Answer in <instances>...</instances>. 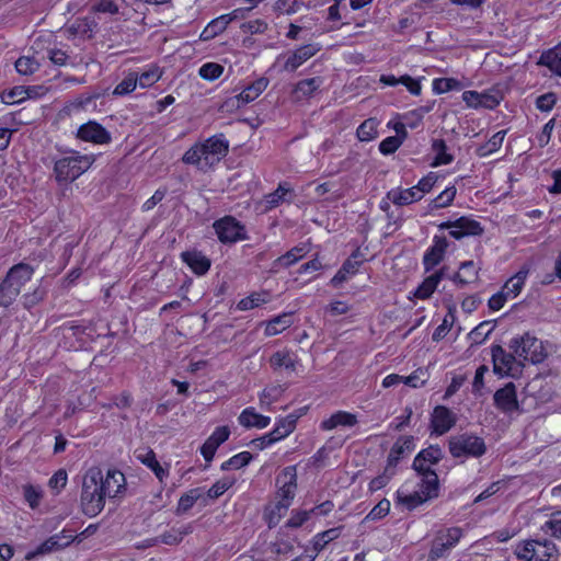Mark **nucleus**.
I'll return each mask as SVG.
<instances>
[{
	"label": "nucleus",
	"mask_w": 561,
	"mask_h": 561,
	"mask_svg": "<svg viewBox=\"0 0 561 561\" xmlns=\"http://www.w3.org/2000/svg\"><path fill=\"white\" fill-rule=\"evenodd\" d=\"M105 492L101 486V470L92 468L83 477L81 506L88 516H96L105 505Z\"/></svg>",
	"instance_id": "nucleus-1"
},
{
	"label": "nucleus",
	"mask_w": 561,
	"mask_h": 561,
	"mask_svg": "<svg viewBox=\"0 0 561 561\" xmlns=\"http://www.w3.org/2000/svg\"><path fill=\"white\" fill-rule=\"evenodd\" d=\"M33 273V267L25 263H19L9 270L0 284V307L8 308L14 302Z\"/></svg>",
	"instance_id": "nucleus-2"
},
{
	"label": "nucleus",
	"mask_w": 561,
	"mask_h": 561,
	"mask_svg": "<svg viewBox=\"0 0 561 561\" xmlns=\"http://www.w3.org/2000/svg\"><path fill=\"white\" fill-rule=\"evenodd\" d=\"M463 536L460 527L437 530L431 542L426 561H445Z\"/></svg>",
	"instance_id": "nucleus-3"
},
{
	"label": "nucleus",
	"mask_w": 561,
	"mask_h": 561,
	"mask_svg": "<svg viewBox=\"0 0 561 561\" xmlns=\"http://www.w3.org/2000/svg\"><path fill=\"white\" fill-rule=\"evenodd\" d=\"M91 156H82L79 152H72L55 163V174L58 182H72L84 173L93 163Z\"/></svg>",
	"instance_id": "nucleus-4"
},
{
	"label": "nucleus",
	"mask_w": 561,
	"mask_h": 561,
	"mask_svg": "<svg viewBox=\"0 0 561 561\" xmlns=\"http://www.w3.org/2000/svg\"><path fill=\"white\" fill-rule=\"evenodd\" d=\"M449 453L455 458L480 457L486 451V446L481 437L471 434L451 436L449 439Z\"/></svg>",
	"instance_id": "nucleus-5"
},
{
	"label": "nucleus",
	"mask_w": 561,
	"mask_h": 561,
	"mask_svg": "<svg viewBox=\"0 0 561 561\" xmlns=\"http://www.w3.org/2000/svg\"><path fill=\"white\" fill-rule=\"evenodd\" d=\"M276 500L291 505L297 490V471L295 466L284 468L276 477Z\"/></svg>",
	"instance_id": "nucleus-6"
},
{
	"label": "nucleus",
	"mask_w": 561,
	"mask_h": 561,
	"mask_svg": "<svg viewBox=\"0 0 561 561\" xmlns=\"http://www.w3.org/2000/svg\"><path fill=\"white\" fill-rule=\"evenodd\" d=\"M438 228L440 230H449V236L457 240L468 236H480L483 232L481 224L469 217H460L454 221L442 222Z\"/></svg>",
	"instance_id": "nucleus-7"
},
{
	"label": "nucleus",
	"mask_w": 561,
	"mask_h": 561,
	"mask_svg": "<svg viewBox=\"0 0 561 561\" xmlns=\"http://www.w3.org/2000/svg\"><path fill=\"white\" fill-rule=\"evenodd\" d=\"M218 239L224 243H232L243 239V227L233 217L227 216L214 222Z\"/></svg>",
	"instance_id": "nucleus-8"
},
{
	"label": "nucleus",
	"mask_w": 561,
	"mask_h": 561,
	"mask_svg": "<svg viewBox=\"0 0 561 561\" xmlns=\"http://www.w3.org/2000/svg\"><path fill=\"white\" fill-rule=\"evenodd\" d=\"M494 405L501 412L511 414L519 410L517 391L514 382H507L503 388L495 391L493 396Z\"/></svg>",
	"instance_id": "nucleus-9"
},
{
	"label": "nucleus",
	"mask_w": 561,
	"mask_h": 561,
	"mask_svg": "<svg viewBox=\"0 0 561 561\" xmlns=\"http://www.w3.org/2000/svg\"><path fill=\"white\" fill-rule=\"evenodd\" d=\"M77 137L83 141L96 145H105L112 140L111 134L94 121H89L81 125L77 131Z\"/></svg>",
	"instance_id": "nucleus-10"
},
{
	"label": "nucleus",
	"mask_w": 561,
	"mask_h": 561,
	"mask_svg": "<svg viewBox=\"0 0 561 561\" xmlns=\"http://www.w3.org/2000/svg\"><path fill=\"white\" fill-rule=\"evenodd\" d=\"M71 536L54 535L42 542L36 549L28 551L25 559L31 561L38 557L49 554L55 551H59L70 545Z\"/></svg>",
	"instance_id": "nucleus-11"
},
{
	"label": "nucleus",
	"mask_w": 561,
	"mask_h": 561,
	"mask_svg": "<svg viewBox=\"0 0 561 561\" xmlns=\"http://www.w3.org/2000/svg\"><path fill=\"white\" fill-rule=\"evenodd\" d=\"M448 248V241L444 236H435L433 238V245L425 252L423 256V265L425 272L432 271L444 259Z\"/></svg>",
	"instance_id": "nucleus-12"
},
{
	"label": "nucleus",
	"mask_w": 561,
	"mask_h": 561,
	"mask_svg": "<svg viewBox=\"0 0 561 561\" xmlns=\"http://www.w3.org/2000/svg\"><path fill=\"white\" fill-rule=\"evenodd\" d=\"M414 449L413 436H401L393 444L387 460L386 471L391 469V474H394V468L400 459Z\"/></svg>",
	"instance_id": "nucleus-13"
},
{
	"label": "nucleus",
	"mask_w": 561,
	"mask_h": 561,
	"mask_svg": "<svg viewBox=\"0 0 561 561\" xmlns=\"http://www.w3.org/2000/svg\"><path fill=\"white\" fill-rule=\"evenodd\" d=\"M205 150L207 163L213 164L215 161H219L228 152L229 142L225 139L224 135H215L201 144Z\"/></svg>",
	"instance_id": "nucleus-14"
},
{
	"label": "nucleus",
	"mask_w": 561,
	"mask_h": 561,
	"mask_svg": "<svg viewBox=\"0 0 561 561\" xmlns=\"http://www.w3.org/2000/svg\"><path fill=\"white\" fill-rule=\"evenodd\" d=\"M320 50L318 44H307L291 53L284 64L285 71H295Z\"/></svg>",
	"instance_id": "nucleus-15"
},
{
	"label": "nucleus",
	"mask_w": 561,
	"mask_h": 561,
	"mask_svg": "<svg viewBox=\"0 0 561 561\" xmlns=\"http://www.w3.org/2000/svg\"><path fill=\"white\" fill-rule=\"evenodd\" d=\"M229 435L230 430L228 426H219L206 439V442L201 447V453L207 462L213 460L217 448L229 438Z\"/></svg>",
	"instance_id": "nucleus-16"
},
{
	"label": "nucleus",
	"mask_w": 561,
	"mask_h": 561,
	"mask_svg": "<svg viewBox=\"0 0 561 561\" xmlns=\"http://www.w3.org/2000/svg\"><path fill=\"white\" fill-rule=\"evenodd\" d=\"M493 370L499 375H510L515 363V356L507 353L501 345H493L491 348Z\"/></svg>",
	"instance_id": "nucleus-17"
},
{
	"label": "nucleus",
	"mask_w": 561,
	"mask_h": 561,
	"mask_svg": "<svg viewBox=\"0 0 561 561\" xmlns=\"http://www.w3.org/2000/svg\"><path fill=\"white\" fill-rule=\"evenodd\" d=\"M432 465L426 461H422V466L416 465V457L413 460V469L422 477L421 484H424L426 493L432 496H438V477L437 473L432 470Z\"/></svg>",
	"instance_id": "nucleus-18"
},
{
	"label": "nucleus",
	"mask_w": 561,
	"mask_h": 561,
	"mask_svg": "<svg viewBox=\"0 0 561 561\" xmlns=\"http://www.w3.org/2000/svg\"><path fill=\"white\" fill-rule=\"evenodd\" d=\"M456 419L453 412L446 407L439 405L434 409L432 426L436 434L443 435L455 425Z\"/></svg>",
	"instance_id": "nucleus-19"
},
{
	"label": "nucleus",
	"mask_w": 561,
	"mask_h": 561,
	"mask_svg": "<svg viewBox=\"0 0 561 561\" xmlns=\"http://www.w3.org/2000/svg\"><path fill=\"white\" fill-rule=\"evenodd\" d=\"M426 493L424 484H420V491L405 493L403 490L397 491V503L403 505L407 510L412 511L428 500L435 499Z\"/></svg>",
	"instance_id": "nucleus-20"
},
{
	"label": "nucleus",
	"mask_w": 561,
	"mask_h": 561,
	"mask_svg": "<svg viewBox=\"0 0 561 561\" xmlns=\"http://www.w3.org/2000/svg\"><path fill=\"white\" fill-rule=\"evenodd\" d=\"M101 486L107 497H115L125 488V476L118 470H108L104 479L101 473Z\"/></svg>",
	"instance_id": "nucleus-21"
},
{
	"label": "nucleus",
	"mask_w": 561,
	"mask_h": 561,
	"mask_svg": "<svg viewBox=\"0 0 561 561\" xmlns=\"http://www.w3.org/2000/svg\"><path fill=\"white\" fill-rule=\"evenodd\" d=\"M357 423V417L355 414L346 412V411H337L333 413L329 419L321 422L320 427L323 431H331L337 426H347L352 427Z\"/></svg>",
	"instance_id": "nucleus-22"
},
{
	"label": "nucleus",
	"mask_w": 561,
	"mask_h": 561,
	"mask_svg": "<svg viewBox=\"0 0 561 561\" xmlns=\"http://www.w3.org/2000/svg\"><path fill=\"white\" fill-rule=\"evenodd\" d=\"M321 84L322 80L319 77L299 81L293 89L294 100L301 101L311 98Z\"/></svg>",
	"instance_id": "nucleus-23"
},
{
	"label": "nucleus",
	"mask_w": 561,
	"mask_h": 561,
	"mask_svg": "<svg viewBox=\"0 0 561 561\" xmlns=\"http://www.w3.org/2000/svg\"><path fill=\"white\" fill-rule=\"evenodd\" d=\"M192 531L193 527L191 524L183 525L181 527H172L162 535L154 537L153 543H164L169 546L178 545L183 540L184 536Z\"/></svg>",
	"instance_id": "nucleus-24"
},
{
	"label": "nucleus",
	"mask_w": 561,
	"mask_h": 561,
	"mask_svg": "<svg viewBox=\"0 0 561 561\" xmlns=\"http://www.w3.org/2000/svg\"><path fill=\"white\" fill-rule=\"evenodd\" d=\"M182 259L198 275L205 274L210 267V261L197 251L183 252Z\"/></svg>",
	"instance_id": "nucleus-25"
},
{
	"label": "nucleus",
	"mask_w": 561,
	"mask_h": 561,
	"mask_svg": "<svg viewBox=\"0 0 561 561\" xmlns=\"http://www.w3.org/2000/svg\"><path fill=\"white\" fill-rule=\"evenodd\" d=\"M239 423L244 427L264 428L270 424L271 419L255 412L253 408L244 409L239 415Z\"/></svg>",
	"instance_id": "nucleus-26"
},
{
	"label": "nucleus",
	"mask_w": 561,
	"mask_h": 561,
	"mask_svg": "<svg viewBox=\"0 0 561 561\" xmlns=\"http://www.w3.org/2000/svg\"><path fill=\"white\" fill-rule=\"evenodd\" d=\"M459 270L461 273H456L451 280L458 286L462 287L467 284L473 283L478 279L479 268L476 267L473 261H465L460 264Z\"/></svg>",
	"instance_id": "nucleus-27"
},
{
	"label": "nucleus",
	"mask_w": 561,
	"mask_h": 561,
	"mask_svg": "<svg viewBox=\"0 0 561 561\" xmlns=\"http://www.w3.org/2000/svg\"><path fill=\"white\" fill-rule=\"evenodd\" d=\"M268 80L260 78L248 85L238 96L237 101L242 104H248L257 99L261 93L267 88Z\"/></svg>",
	"instance_id": "nucleus-28"
},
{
	"label": "nucleus",
	"mask_w": 561,
	"mask_h": 561,
	"mask_svg": "<svg viewBox=\"0 0 561 561\" xmlns=\"http://www.w3.org/2000/svg\"><path fill=\"white\" fill-rule=\"evenodd\" d=\"M297 362V356L288 351H278L270 358L271 367L275 370L285 368L286 370L295 371Z\"/></svg>",
	"instance_id": "nucleus-29"
},
{
	"label": "nucleus",
	"mask_w": 561,
	"mask_h": 561,
	"mask_svg": "<svg viewBox=\"0 0 561 561\" xmlns=\"http://www.w3.org/2000/svg\"><path fill=\"white\" fill-rule=\"evenodd\" d=\"M387 196L394 205L399 206L409 205L422 198V194H419L415 186L407 190H392Z\"/></svg>",
	"instance_id": "nucleus-30"
},
{
	"label": "nucleus",
	"mask_w": 561,
	"mask_h": 561,
	"mask_svg": "<svg viewBox=\"0 0 561 561\" xmlns=\"http://www.w3.org/2000/svg\"><path fill=\"white\" fill-rule=\"evenodd\" d=\"M535 561H558L559 551L550 540H536Z\"/></svg>",
	"instance_id": "nucleus-31"
},
{
	"label": "nucleus",
	"mask_w": 561,
	"mask_h": 561,
	"mask_svg": "<svg viewBox=\"0 0 561 561\" xmlns=\"http://www.w3.org/2000/svg\"><path fill=\"white\" fill-rule=\"evenodd\" d=\"M523 346H525V353L519 358L530 360L533 363L539 362V350H541V342L535 336L526 333L523 335Z\"/></svg>",
	"instance_id": "nucleus-32"
},
{
	"label": "nucleus",
	"mask_w": 561,
	"mask_h": 561,
	"mask_svg": "<svg viewBox=\"0 0 561 561\" xmlns=\"http://www.w3.org/2000/svg\"><path fill=\"white\" fill-rule=\"evenodd\" d=\"M528 271H519L511 277L503 286V291L508 298H515L523 289Z\"/></svg>",
	"instance_id": "nucleus-33"
},
{
	"label": "nucleus",
	"mask_w": 561,
	"mask_h": 561,
	"mask_svg": "<svg viewBox=\"0 0 561 561\" xmlns=\"http://www.w3.org/2000/svg\"><path fill=\"white\" fill-rule=\"evenodd\" d=\"M297 416L290 414L278 421L275 428L271 432L275 442L287 437L296 427Z\"/></svg>",
	"instance_id": "nucleus-34"
},
{
	"label": "nucleus",
	"mask_w": 561,
	"mask_h": 561,
	"mask_svg": "<svg viewBox=\"0 0 561 561\" xmlns=\"http://www.w3.org/2000/svg\"><path fill=\"white\" fill-rule=\"evenodd\" d=\"M307 254L306 247H295L290 249L288 252H286L284 255H280L277 257L273 266H282V267H289L296 262H298L300 259H302Z\"/></svg>",
	"instance_id": "nucleus-35"
},
{
	"label": "nucleus",
	"mask_w": 561,
	"mask_h": 561,
	"mask_svg": "<svg viewBox=\"0 0 561 561\" xmlns=\"http://www.w3.org/2000/svg\"><path fill=\"white\" fill-rule=\"evenodd\" d=\"M201 496L202 490L199 488L191 489L184 493L179 500L175 514L182 515L187 513Z\"/></svg>",
	"instance_id": "nucleus-36"
},
{
	"label": "nucleus",
	"mask_w": 561,
	"mask_h": 561,
	"mask_svg": "<svg viewBox=\"0 0 561 561\" xmlns=\"http://www.w3.org/2000/svg\"><path fill=\"white\" fill-rule=\"evenodd\" d=\"M341 535V527H335L322 531L314 536L312 540V549L318 554L320 551L324 549V547L332 540L339 538Z\"/></svg>",
	"instance_id": "nucleus-37"
},
{
	"label": "nucleus",
	"mask_w": 561,
	"mask_h": 561,
	"mask_svg": "<svg viewBox=\"0 0 561 561\" xmlns=\"http://www.w3.org/2000/svg\"><path fill=\"white\" fill-rule=\"evenodd\" d=\"M228 26L226 18L220 15L210 21L201 34V39L209 41L217 35L221 34Z\"/></svg>",
	"instance_id": "nucleus-38"
},
{
	"label": "nucleus",
	"mask_w": 561,
	"mask_h": 561,
	"mask_svg": "<svg viewBox=\"0 0 561 561\" xmlns=\"http://www.w3.org/2000/svg\"><path fill=\"white\" fill-rule=\"evenodd\" d=\"M33 92V88L14 87L10 91L4 92L1 98L7 104H15L31 98Z\"/></svg>",
	"instance_id": "nucleus-39"
},
{
	"label": "nucleus",
	"mask_w": 561,
	"mask_h": 561,
	"mask_svg": "<svg viewBox=\"0 0 561 561\" xmlns=\"http://www.w3.org/2000/svg\"><path fill=\"white\" fill-rule=\"evenodd\" d=\"M440 282L439 274H432L426 277L423 283L416 288L414 295L420 299H427L435 291L437 285Z\"/></svg>",
	"instance_id": "nucleus-40"
},
{
	"label": "nucleus",
	"mask_w": 561,
	"mask_h": 561,
	"mask_svg": "<svg viewBox=\"0 0 561 561\" xmlns=\"http://www.w3.org/2000/svg\"><path fill=\"white\" fill-rule=\"evenodd\" d=\"M291 324V314L284 313L282 316L275 317L265 328V334L268 336L276 335L283 332L285 329L289 328Z\"/></svg>",
	"instance_id": "nucleus-41"
},
{
	"label": "nucleus",
	"mask_w": 561,
	"mask_h": 561,
	"mask_svg": "<svg viewBox=\"0 0 561 561\" xmlns=\"http://www.w3.org/2000/svg\"><path fill=\"white\" fill-rule=\"evenodd\" d=\"M377 128L378 121L376 118H368L358 126L356 135L360 141H370L377 136Z\"/></svg>",
	"instance_id": "nucleus-42"
},
{
	"label": "nucleus",
	"mask_w": 561,
	"mask_h": 561,
	"mask_svg": "<svg viewBox=\"0 0 561 561\" xmlns=\"http://www.w3.org/2000/svg\"><path fill=\"white\" fill-rule=\"evenodd\" d=\"M457 190L455 186L445 188L439 195H437L428 205L430 210L445 208L449 206L456 196Z\"/></svg>",
	"instance_id": "nucleus-43"
},
{
	"label": "nucleus",
	"mask_w": 561,
	"mask_h": 561,
	"mask_svg": "<svg viewBox=\"0 0 561 561\" xmlns=\"http://www.w3.org/2000/svg\"><path fill=\"white\" fill-rule=\"evenodd\" d=\"M290 505L282 501L276 500L274 505L266 508V519L270 527H274L278 524L280 518L286 514Z\"/></svg>",
	"instance_id": "nucleus-44"
},
{
	"label": "nucleus",
	"mask_w": 561,
	"mask_h": 561,
	"mask_svg": "<svg viewBox=\"0 0 561 561\" xmlns=\"http://www.w3.org/2000/svg\"><path fill=\"white\" fill-rule=\"evenodd\" d=\"M183 162L187 164H196V165H208L205 150L201 145H195L190 148L182 158Z\"/></svg>",
	"instance_id": "nucleus-45"
},
{
	"label": "nucleus",
	"mask_w": 561,
	"mask_h": 561,
	"mask_svg": "<svg viewBox=\"0 0 561 561\" xmlns=\"http://www.w3.org/2000/svg\"><path fill=\"white\" fill-rule=\"evenodd\" d=\"M443 458V451L438 446H430L421 450L416 455V465L422 466V461L428 462V465H435Z\"/></svg>",
	"instance_id": "nucleus-46"
},
{
	"label": "nucleus",
	"mask_w": 561,
	"mask_h": 561,
	"mask_svg": "<svg viewBox=\"0 0 561 561\" xmlns=\"http://www.w3.org/2000/svg\"><path fill=\"white\" fill-rule=\"evenodd\" d=\"M252 459V455L249 451L239 453L221 465V470H236L247 466Z\"/></svg>",
	"instance_id": "nucleus-47"
},
{
	"label": "nucleus",
	"mask_w": 561,
	"mask_h": 561,
	"mask_svg": "<svg viewBox=\"0 0 561 561\" xmlns=\"http://www.w3.org/2000/svg\"><path fill=\"white\" fill-rule=\"evenodd\" d=\"M494 325L491 324L489 321H483L479 325H477L470 333L469 339L474 344H481L485 341V339L491 334L493 331Z\"/></svg>",
	"instance_id": "nucleus-48"
},
{
	"label": "nucleus",
	"mask_w": 561,
	"mask_h": 561,
	"mask_svg": "<svg viewBox=\"0 0 561 561\" xmlns=\"http://www.w3.org/2000/svg\"><path fill=\"white\" fill-rule=\"evenodd\" d=\"M433 150L436 153L434 165L449 164L454 157L447 153V146L443 139L433 141Z\"/></svg>",
	"instance_id": "nucleus-49"
},
{
	"label": "nucleus",
	"mask_w": 561,
	"mask_h": 561,
	"mask_svg": "<svg viewBox=\"0 0 561 561\" xmlns=\"http://www.w3.org/2000/svg\"><path fill=\"white\" fill-rule=\"evenodd\" d=\"M536 540H526L516 545L515 554L519 560L535 561Z\"/></svg>",
	"instance_id": "nucleus-50"
},
{
	"label": "nucleus",
	"mask_w": 561,
	"mask_h": 561,
	"mask_svg": "<svg viewBox=\"0 0 561 561\" xmlns=\"http://www.w3.org/2000/svg\"><path fill=\"white\" fill-rule=\"evenodd\" d=\"M39 68V62L34 57L22 56L15 61V69L19 73L33 75Z\"/></svg>",
	"instance_id": "nucleus-51"
},
{
	"label": "nucleus",
	"mask_w": 561,
	"mask_h": 561,
	"mask_svg": "<svg viewBox=\"0 0 561 561\" xmlns=\"http://www.w3.org/2000/svg\"><path fill=\"white\" fill-rule=\"evenodd\" d=\"M541 530L561 539V511L552 513L550 519L541 526Z\"/></svg>",
	"instance_id": "nucleus-52"
},
{
	"label": "nucleus",
	"mask_w": 561,
	"mask_h": 561,
	"mask_svg": "<svg viewBox=\"0 0 561 561\" xmlns=\"http://www.w3.org/2000/svg\"><path fill=\"white\" fill-rule=\"evenodd\" d=\"M234 484V479L225 477L216 481L211 488L207 491V496L211 500H216L221 496L227 490Z\"/></svg>",
	"instance_id": "nucleus-53"
},
{
	"label": "nucleus",
	"mask_w": 561,
	"mask_h": 561,
	"mask_svg": "<svg viewBox=\"0 0 561 561\" xmlns=\"http://www.w3.org/2000/svg\"><path fill=\"white\" fill-rule=\"evenodd\" d=\"M290 191L291 188L287 183H279L278 187L274 192L265 195V202L270 208L276 207L284 201L285 195Z\"/></svg>",
	"instance_id": "nucleus-54"
},
{
	"label": "nucleus",
	"mask_w": 561,
	"mask_h": 561,
	"mask_svg": "<svg viewBox=\"0 0 561 561\" xmlns=\"http://www.w3.org/2000/svg\"><path fill=\"white\" fill-rule=\"evenodd\" d=\"M455 321V313L453 308H449L448 313L445 316L443 322L435 329L432 339L435 342H439L443 340L447 332L450 330L453 323Z\"/></svg>",
	"instance_id": "nucleus-55"
},
{
	"label": "nucleus",
	"mask_w": 561,
	"mask_h": 561,
	"mask_svg": "<svg viewBox=\"0 0 561 561\" xmlns=\"http://www.w3.org/2000/svg\"><path fill=\"white\" fill-rule=\"evenodd\" d=\"M137 82H138L137 75L129 73L127 77H125L122 80V82H119L115 87V89L113 91V94L114 95H126V94L133 92L136 89Z\"/></svg>",
	"instance_id": "nucleus-56"
},
{
	"label": "nucleus",
	"mask_w": 561,
	"mask_h": 561,
	"mask_svg": "<svg viewBox=\"0 0 561 561\" xmlns=\"http://www.w3.org/2000/svg\"><path fill=\"white\" fill-rule=\"evenodd\" d=\"M505 134L506 133L504 130L495 133L484 146L479 148V154L485 156L500 149L503 144Z\"/></svg>",
	"instance_id": "nucleus-57"
},
{
	"label": "nucleus",
	"mask_w": 561,
	"mask_h": 561,
	"mask_svg": "<svg viewBox=\"0 0 561 561\" xmlns=\"http://www.w3.org/2000/svg\"><path fill=\"white\" fill-rule=\"evenodd\" d=\"M67 31L73 36L91 37L92 34L90 22L87 19L76 20Z\"/></svg>",
	"instance_id": "nucleus-58"
},
{
	"label": "nucleus",
	"mask_w": 561,
	"mask_h": 561,
	"mask_svg": "<svg viewBox=\"0 0 561 561\" xmlns=\"http://www.w3.org/2000/svg\"><path fill=\"white\" fill-rule=\"evenodd\" d=\"M265 295L266 294L262 295V294H259V293H253L250 296L241 299L238 302L237 308L239 310H250V309H253L255 307H259L262 304H265L267 301L265 299Z\"/></svg>",
	"instance_id": "nucleus-59"
},
{
	"label": "nucleus",
	"mask_w": 561,
	"mask_h": 561,
	"mask_svg": "<svg viewBox=\"0 0 561 561\" xmlns=\"http://www.w3.org/2000/svg\"><path fill=\"white\" fill-rule=\"evenodd\" d=\"M540 62L547 66L552 72L561 77V59L557 53L548 50L540 57Z\"/></svg>",
	"instance_id": "nucleus-60"
},
{
	"label": "nucleus",
	"mask_w": 561,
	"mask_h": 561,
	"mask_svg": "<svg viewBox=\"0 0 561 561\" xmlns=\"http://www.w3.org/2000/svg\"><path fill=\"white\" fill-rule=\"evenodd\" d=\"M224 72V67L216 62H207L199 68V76L205 80H215Z\"/></svg>",
	"instance_id": "nucleus-61"
},
{
	"label": "nucleus",
	"mask_w": 561,
	"mask_h": 561,
	"mask_svg": "<svg viewBox=\"0 0 561 561\" xmlns=\"http://www.w3.org/2000/svg\"><path fill=\"white\" fill-rule=\"evenodd\" d=\"M46 296V290L42 286H37L31 293H26L22 296L23 306L26 309H31L32 307L39 304L44 297Z\"/></svg>",
	"instance_id": "nucleus-62"
},
{
	"label": "nucleus",
	"mask_w": 561,
	"mask_h": 561,
	"mask_svg": "<svg viewBox=\"0 0 561 561\" xmlns=\"http://www.w3.org/2000/svg\"><path fill=\"white\" fill-rule=\"evenodd\" d=\"M390 511V502L387 499H382L373 507V510L366 515L364 520H378L388 515Z\"/></svg>",
	"instance_id": "nucleus-63"
},
{
	"label": "nucleus",
	"mask_w": 561,
	"mask_h": 561,
	"mask_svg": "<svg viewBox=\"0 0 561 561\" xmlns=\"http://www.w3.org/2000/svg\"><path fill=\"white\" fill-rule=\"evenodd\" d=\"M480 99L483 108L493 110L500 104L502 100V94L500 93V91L490 90L480 93Z\"/></svg>",
	"instance_id": "nucleus-64"
}]
</instances>
